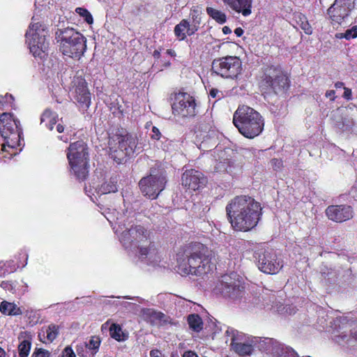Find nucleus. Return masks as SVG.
Instances as JSON below:
<instances>
[{
    "label": "nucleus",
    "mask_w": 357,
    "mask_h": 357,
    "mask_svg": "<svg viewBox=\"0 0 357 357\" xmlns=\"http://www.w3.org/2000/svg\"><path fill=\"white\" fill-rule=\"evenodd\" d=\"M176 263L181 275H205L215 267L211 252L206 245L199 241L181 246L176 253Z\"/></svg>",
    "instance_id": "f257e3e1"
},
{
    "label": "nucleus",
    "mask_w": 357,
    "mask_h": 357,
    "mask_svg": "<svg viewBox=\"0 0 357 357\" xmlns=\"http://www.w3.org/2000/svg\"><path fill=\"white\" fill-rule=\"evenodd\" d=\"M226 214L235 231L247 232L257 227L263 215V207L249 195L235 196L226 205Z\"/></svg>",
    "instance_id": "f03ea898"
},
{
    "label": "nucleus",
    "mask_w": 357,
    "mask_h": 357,
    "mask_svg": "<svg viewBox=\"0 0 357 357\" xmlns=\"http://www.w3.org/2000/svg\"><path fill=\"white\" fill-rule=\"evenodd\" d=\"M0 133L4 142L1 144L0 158H10L16 155L19 146H22V130L20 121L12 113L0 114Z\"/></svg>",
    "instance_id": "7ed1b4c3"
},
{
    "label": "nucleus",
    "mask_w": 357,
    "mask_h": 357,
    "mask_svg": "<svg viewBox=\"0 0 357 357\" xmlns=\"http://www.w3.org/2000/svg\"><path fill=\"white\" fill-rule=\"evenodd\" d=\"M258 80L261 91L266 93H287L290 87V78L280 66L267 65L262 67Z\"/></svg>",
    "instance_id": "20e7f679"
},
{
    "label": "nucleus",
    "mask_w": 357,
    "mask_h": 357,
    "mask_svg": "<svg viewBox=\"0 0 357 357\" xmlns=\"http://www.w3.org/2000/svg\"><path fill=\"white\" fill-rule=\"evenodd\" d=\"M233 123L246 138H255L262 132L264 119L258 111L248 105H239L233 115Z\"/></svg>",
    "instance_id": "39448f33"
},
{
    "label": "nucleus",
    "mask_w": 357,
    "mask_h": 357,
    "mask_svg": "<svg viewBox=\"0 0 357 357\" xmlns=\"http://www.w3.org/2000/svg\"><path fill=\"white\" fill-rule=\"evenodd\" d=\"M55 38L61 52L72 59H80L87 49L86 38L75 28H59L55 31Z\"/></svg>",
    "instance_id": "423d86ee"
},
{
    "label": "nucleus",
    "mask_w": 357,
    "mask_h": 357,
    "mask_svg": "<svg viewBox=\"0 0 357 357\" xmlns=\"http://www.w3.org/2000/svg\"><path fill=\"white\" fill-rule=\"evenodd\" d=\"M66 157L73 173L78 180H85L89 173V153L86 142L76 141L67 148Z\"/></svg>",
    "instance_id": "0eeeda50"
},
{
    "label": "nucleus",
    "mask_w": 357,
    "mask_h": 357,
    "mask_svg": "<svg viewBox=\"0 0 357 357\" xmlns=\"http://www.w3.org/2000/svg\"><path fill=\"white\" fill-rule=\"evenodd\" d=\"M34 20L35 18H32L25 37L31 53L35 57H43L50 45L47 39L48 30L44 22H35Z\"/></svg>",
    "instance_id": "6e6552de"
},
{
    "label": "nucleus",
    "mask_w": 357,
    "mask_h": 357,
    "mask_svg": "<svg viewBox=\"0 0 357 357\" xmlns=\"http://www.w3.org/2000/svg\"><path fill=\"white\" fill-rule=\"evenodd\" d=\"M138 139L136 136L125 132L115 134L109 141V150L114 160L122 162L127 157L135 154Z\"/></svg>",
    "instance_id": "1a4fd4ad"
},
{
    "label": "nucleus",
    "mask_w": 357,
    "mask_h": 357,
    "mask_svg": "<svg viewBox=\"0 0 357 357\" xmlns=\"http://www.w3.org/2000/svg\"><path fill=\"white\" fill-rule=\"evenodd\" d=\"M253 257L259 270L266 274H277L284 266L283 259H280L273 248H257Z\"/></svg>",
    "instance_id": "9d476101"
},
{
    "label": "nucleus",
    "mask_w": 357,
    "mask_h": 357,
    "mask_svg": "<svg viewBox=\"0 0 357 357\" xmlns=\"http://www.w3.org/2000/svg\"><path fill=\"white\" fill-rule=\"evenodd\" d=\"M243 70L241 59L236 56H226L214 59L211 63V72L224 79H236Z\"/></svg>",
    "instance_id": "9b49d317"
},
{
    "label": "nucleus",
    "mask_w": 357,
    "mask_h": 357,
    "mask_svg": "<svg viewBox=\"0 0 357 357\" xmlns=\"http://www.w3.org/2000/svg\"><path fill=\"white\" fill-rule=\"evenodd\" d=\"M167 177L163 170H152L139 181V188L144 196L155 199L166 187Z\"/></svg>",
    "instance_id": "f8f14e48"
},
{
    "label": "nucleus",
    "mask_w": 357,
    "mask_h": 357,
    "mask_svg": "<svg viewBox=\"0 0 357 357\" xmlns=\"http://www.w3.org/2000/svg\"><path fill=\"white\" fill-rule=\"evenodd\" d=\"M172 110L181 117L195 116L198 112L197 101L195 96L187 92L175 93Z\"/></svg>",
    "instance_id": "ddd939ff"
},
{
    "label": "nucleus",
    "mask_w": 357,
    "mask_h": 357,
    "mask_svg": "<svg viewBox=\"0 0 357 357\" xmlns=\"http://www.w3.org/2000/svg\"><path fill=\"white\" fill-rule=\"evenodd\" d=\"M72 94L81 107L85 109L89 107L91 104V93L83 77H75L73 80Z\"/></svg>",
    "instance_id": "4468645a"
},
{
    "label": "nucleus",
    "mask_w": 357,
    "mask_h": 357,
    "mask_svg": "<svg viewBox=\"0 0 357 357\" xmlns=\"http://www.w3.org/2000/svg\"><path fill=\"white\" fill-rule=\"evenodd\" d=\"M181 183L183 187L188 190H200L206 187L208 178L196 169H186L181 175Z\"/></svg>",
    "instance_id": "2eb2a0df"
},
{
    "label": "nucleus",
    "mask_w": 357,
    "mask_h": 357,
    "mask_svg": "<svg viewBox=\"0 0 357 357\" xmlns=\"http://www.w3.org/2000/svg\"><path fill=\"white\" fill-rule=\"evenodd\" d=\"M325 214L331 221L342 223L354 218V211L351 205L333 204L325 209Z\"/></svg>",
    "instance_id": "dca6fc26"
},
{
    "label": "nucleus",
    "mask_w": 357,
    "mask_h": 357,
    "mask_svg": "<svg viewBox=\"0 0 357 357\" xmlns=\"http://www.w3.org/2000/svg\"><path fill=\"white\" fill-rule=\"evenodd\" d=\"M122 238L124 241L133 245V243L147 241V240L150 239V233L144 226L135 225L123 231Z\"/></svg>",
    "instance_id": "f3484780"
},
{
    "label": "nucleus",
    "mask_w": 357,
    "mask_h": 357,
    "mask_svg": "<svg viewBox=\"0 0 357 357\" xmlns=\"http://www.w3.org/2000/svg\"><path fill=\"white\" fill-rule=\"evenodd\" d=\"M335 323L339 326L342 339H346L347 341H349L351 337L357 340V320L342 317L337 319Z\"/></svg>",
    "instance_id": "a211bd4d"
},
{
    "label": "nucleus",
    "mask_w": 357,
    "mask_h": 357,
    "mask_svg": "<svg viewBox=\"0 0 357 357\" xmlns=\"http://www.w3.org/2000/svg\"><path fill=\"white\" fill-rule=\"evenodd\" d=\"M229 10L241 13L244 17L250 15L252 12L253 0H222Z\"/></svg>",
    "instance_id": "6ab92c4d"
},
{
    "label": "nucleus",
    "mask_w": 357,
    "mask_h": 357,
    "mask_svg": "<svg viewBox=\"0 0 357 357\" xmlns=\"http://www.w3.org/2000/svg\"><path fill=\"white\" fill-rule=\"evenodd\" d=\"M327 13L332 24H341L346 19L345 10L342 4L337 3V0L328 8Z\"/></svg>",
    "instance_id": "aec40b11"
},
{
    "label": "nucleus",
    "mask_w": 357,
    "mask_h": 357,
    "mask_svg": "<svg viewBox=\"0 0 357 357\" xmlns=\"http://www.w3.org/2000/svg\"><path fill=\"white\" fill-rule=\"evenodd\" d=\"M175 37L178 40H185L188 36H192L191 31L192 28H190V22L188 20H182L177 24L174 29Z\"/></svg>",
    "instance_id": "412c9836"
},
{
    "label": "nucleus",
    "mask_w": 357,
    "mask_h": 357,
    "mask_svg": "<svg viewBox=\"0 0 357 357\" xmlns=\"http://www.w3.org/2000/svg\"><path fill=\"white\" fill-rule=\"evenodd\" d=\"M0 311L4 315H22L23 314L22 307L17 305L15 303L7 302V301H3L0 303Z\"/></svg>",
    "instance_id": "4be33fe9"
},
{
    "label": "nucleus",
    "mask_w": 357,
    "mask_h": 357,
    "mask_svg": "<svg viewBox=\"0 0 357 357\" xmlns=\"http://www.w3.org/2000/svg\"><path fill=\"white\" fill-rule=\"evenodd\" d=\"M202 10L198 7H192L190 9V16L192 19V23L190 22V28H192L191 35H194L195 32L198 31L200 24L202 23Z\"/></svg>",
    "instance_id": "5701e85b"
},
{
    "label": "nucleus",
    "mask_w": 357,
    "mask_h": 357,
    "mask_svg": "<svg viewBox=\"0 0 357 357\" xmlns=\"http://www.w3.org/2000/svg\"><path fill=\"white\" fill-rule=\"evenodd\" d=\"M189 328L194 332H200L204 328L203 319L197 313H192L187 317Z\"/></svg>",
    "instance_id": "b1692460"
},
{
    "label": "nucleus",
    "mask_w": 357,
    "mask_h": 357,
    "mask_svg": "<svg viewBox=\"0 0 357 357\" xmlns=\"http://www.w3.org/2000/svg\"><path fill=\"white\" fill-rule=\"evenodd\" d=\"M109 331L111 337L116 341H124L128 337V335L123 333V328L120 324H112Z\"/></svg>",
    "instance_id": "393cba45"
},
{
    "label": "nucleus",
    "mask_w": 357,
    "mask_h": 357,
    "mask_svg": "<svg viewBox=\"0 0 357 357\" xmlns=\"http://www.w3.org/2000/svg\"><path fill=\"white\" fill-rule=\"evenodd\" d=\"M295 20L297 24L300 26L307 35H311V33H312V27L310 24L307 17L305 16L303 13H296V15H295Z\"/></svg>",
    "instance_id": "a878e982"
},
{
    "label": "nucleus",
    "mask_w": 357,
    "mask_h": 357,
    "mask_svg": "<svg viewBox=\"0 0 357 357\" xmlns=\"http://www.w3.org/2000/svg\"><path fill=\"white\" fill-rule=\"evenodd\" d=\"M206 13H208V16L212 17L213 20L220 24H222V23L227 21L226 13L221 11V10L215 9V8L213 7H206Z\"/></svg>",
    "instance_id": "bb28decb"
},
{
    "label": "nucleus",
    "mask_w": 357,
    "mask_h": 357,
    "mask_svg": "<svg viewBox=\"0 0 357 357\" xmlns=\"http://www.w3.org/2000/svg\"><path fill=\"white\" fill-rule=\"evenodd\" d=\"M234 351L240 356L251 355L254 350L252 344L247 342H236L233 345Z\"/></svg>",
    "instance_id": "cd10ccee"
},
{
    "label": "nucleus",
    "mask_w": 357,
    "mask_h": 357,
    "mask_svg": "<svg viewBox=\"0 0 357 357\" xmlns=\"http://www.w3.org/2000/svg\"><path fill=\"white\" fill-rule=\"evenodd\" d=\"M31 349V338L23 339L18 345V353L20 357H28Z\"/></svg>",
    "instance_id": "c85d7f7f"
},
{
    "label": "nucleus",
    "mask_w": 357,
    "mask_h": 357,
    "mask_svg": "<svg viewBox=\"0 0 357 357\" xmlns=\"http://www.w3.org/2000/svg\"><path fill=\"white\" fill-rule=\"evenodd\" d=\"M60 327L57 324H52L46 327L45 342H52L59 334Z\"/></svg>",
    "instance_id": "c756f323"
},
{
    "label": "nucleus",
    "mask_w": 357,
    "mask_h": 357,
    "mask_svg": "<svg viewBox=\"0 0 357 357\" xmlns=\"http://www.w3.org/2000/svg\"><path fill=\"white\" fill-rule=\"evenodd\" d=\"M100 190L102 193L115 192L118 190L117 181L114 179H109L108 181H105L102 183L100 187Z\"/></svg>",
    "instance_id": "7c9ffc66"
},
{
    "label": "nucleus",
    "mask_w": 357,
    "mask_h": 357,
    "mask_svg": "<svg viewBox=\"0 0 357 357\" xmlns=\"http://www.w3.org/2000/svg\"><path fill=\"white\" fill-rule=\"evenodd\" d=\"M280 351H277L276 352L279 354L280 357H299L297 351L291 347H284L283 344H279Z\"/></svg>",
    "instance_id": "2f4dec72"
},
{
    "label": "nucleus",
    "mask_w": 357,
    "mask_h": 357,
    "mask_svg": "<svg viewBox=\"0 0 357 357\" xmlns=\"http://www.w3.org/2000/svg\"><path fill=\"white\" fill-rule=\"evenodd\" d=\"M337 3L341 4L345 10L344 15L346 17L350 15L351 10L355 6V0H337Z\"/></svg>",
    "instance_id": "473e14b6"
},
{
    "label": "nucleus",
    "mask_w": 357,
    "mask_h": 357,
    "mask_svg": "<svg viewBox=\"0 0 357 357\" xmlns=\"http://www.w3.org/2000/svg\"><path fill=\"white\" fill-rule=\"evenodd\" d=\"M338 38H345L349 40V39L356 38L357 37V26H353V27L347 29L344 33H340L337 35Z\"/></svg>",
    "instance_id": "72a5a7b5"
},
{
    "label": "nucleus",
    "mask_w": 357,
    "mask_h": 357,
    "mask_svg": "<svg viewBox=\"0 0 357 357\" xmlns=\"http://www.w3.org/2000/svg\"><path fill=\"white\" fill-rule=\"evenodd\" d=\"M75 11L78 13L81 17H83L84 20H85L87 23H93V17L91 14L90 11L86 8L78 7L76 8Z\"/></svg>",
    "instance_id": "f704fd0d"
},
{
    "label": "nucleus",
    "mask_w": 357,
    "mask_h": 357,
    "mask_svg": "<svg viewBox=\"0 0 357 357\" xmlns=\"http://www.w3.org/2000/svg\"><path fill=\"white\" fill-rule=\"evenodd\" d=\"M101 344V340L98 336H93L89 340V342H86L85 347L86 348L91 349L93 351L96 352L98 350L100 345Z\"/></svg>",
    "instance_id": "c9c22d12"
},
{
    "label": "nucleus",
    "mask_w": 357,
    "mask_h": 357,
    "mask_svg": "<svg viewBox=\"0 0 357 357\" xmlns=\"http://www.w3.org/2000/svg\"><path fill=\"white\" fill-rule=\"evenodd\" d=\"M1 287L5 290L10 291V292H12L13 294H14V292H16L17 284L15 281H1Z\"/></svg>",
    "instance_id": "e433bc0d"
},
{
    "label": "nucleus",
    "mask_w": 357,
    "mask_h": 357,
    "mask_svg": "<svg viewBox=\"0 0 357 357\" xmlns=\"http://www.w3.org/2000/svg\"><path fill=\"white\" fill-rule=\"evenodd\" d=\"M52 115V110L50 109H46L40 116V122L45 123V126L48 128V124L50 123L51 117Z\"/></svg>",
    "instance_id": "4c0bfd02"
},
{
    "label": "nucleus",
    "mask_w": 357,
    "mask_h": 357,
    "mask_svg": "<svg viewBox=\"0 0 357 357\" xmlns=\"http://www.w3.org/2000/svg\"><path fill=\"white\" fill-rule=\"evenodd\" d=\"M31 357H50V351L44 348H36Z\"/></svg>",
    "instance_id": "58836bf2"
},
{
    "label": "nucleus",
    "mask_w": 357,
    "mask_h": 357,
    "mask_svg": "<svg viewBox=\"0 0 357 357\" xmlns=\"http://www.w3.org/2000/svg\"><path fill=\"white\" fill-rule=\"evenodd\" d=\"M59 357H77L71 346H66L62 351Z\"/></svg>",
    "instance_id": "ea45409f"
},
{
    "label": "nucleus",
    "mask_w": 357,
    "mask_h": 357,
    "mask_svg": "<svg viewBox=\"0 0 357 357\" xmlns=\"http://www.w3.org/2000/svg\"><path fill=\"white\" fill-rule=\"evenodd\" d=\"M271 163L272 165L273 168L275 169V171H279V169H281L284 165L282 160V159H276V158L271 160Z\"/></svg>",
    "instance_id": "a19ab883"
},
{
    "label": "nucleus",
    "mask_w": 357,
    "mask_h": 357,
    "mask_svg": "<svg viewBox=\"0 0 357 357\" xmlns=\"http://www.w3.org/2000/svg\"><path fill=\"white\" fill-rule=\"evenodd\" d=\"M151 132V138L154 139L155 140H159V139L161 138V132L158 127H155V126H153Z\"/></svg>",
    "instance_id": "79ce46f5"
},
{
    "label": "nucleus",
    "mask_w": 357,
    "mask_h": 357,
    "mask_svg": "<svg viewBox=\"0 0 357 357\" xmlns=\"http://www.w3.org/2000/svg\"><path fill=\"white\" fill-rule=\"evenodd\" d=\"M155 244L152 243V241H150L149 247L148 248H139V252L142 256H147L148 254L150 252V250L151 248H153Z\"/></svg>",
    "instance_id": "37998d69"
},
{
    "label": "nucleus",
    "mask_w": 357,
    "mask_h": 357,
    "mask_svg": "<svg viewBox=\"0 0 357 357\" xmlns=\"http://www.w3.org/2000/svg\"><path fill=\"white\" fill-rule=\"evenodd\" d=\"M57 118H58V114H56V112H54V111H52V117L50 118V123L49 125H47L48 129L53 130L55 124L57 122Z\"/></svg>",
    "instance_id": "c03bdc74"
},
{
    "label": "nucleus",
    "mask_w": 357,
    "mask_h": 357,
    "mask_svg": "<svg viewBox=\"0 0 357 357\" xmlns=\"http://www.w3.org/2000/svg\"><path fill=\"white\" fill-rule=\"evenodd\" d=\"M344 89V91L343 93V97L347 99V100H350V99L352 98V91L351 89H349V87H343Z\"/></svg>",
    "instance_id": "a18cd8bd"
},
{
    "label": "nucleus",
    "mask_w": 357,
    "mask_h": 357,
    "mask_svg": "<svg viewBox=\"0 0 357 357\" xmlns=\"http://www.w3.org/2000/svg\"><path fill=\"white\" fill-rule=\"evenodd\" d=\"M325 96L326 97H328L331 100H335L336 99L335 92L334 89H328V91H326L325 93Z\"/></svg>",
    "instance_id": "49530a36"
},
{
    "label": "nucleus",
    "mask_w": 357,
    "mask_h": 357,
    "mask_svg": "<svg viewBox=\"0 0 357 357\" xmlns=\"http://www.w3.org/2000/svg\"><path fill=\"white\" fill-rule=\"evenodd\" d=\"M182 357H199L196 351H184Z\"/></svg>",
    "instance_id": "de8ad7c7"
},
{
    "label": "nucleus",
    "mask_w": 357,
    "mask_h": 357,
    "mask_svg": "<svg viewBox=\"0 0 357 357\" xmlns=\"http://www.w3.org/2000/svg\"><path fill=\"white\" fill-rule=\"evenodd\" d=\"M161 51H162V47H160L158 50H154V51L153 52V56L155 59H160Z\"/></svg>",
    "instance_id": "09e8293b"
},
{
    "label": "nucleus",
    "mask_w": 357,
    "mask_h": 357,
    "mask_svg": "<svg viewBox=\"0 0 357 357\" xmlns=\"http://www.w3.org/2000/svg\"><path fill=\"white\" fill-rule=\"evenodd\" d=\"M149 354L151 357H162L159 349H152Z\"/></svg>",
    "instance_id": "8fccbe9b"
},
{
    "label": "nucleus",
    "mask_w": 357,
    "mask_h": 357,
    "mask_svg": "<svg viewBox=\"0 0 357 357\" xmlns=\"http://www.w3.org/2000/svg\"><path fill=\"white\" fill-rule=\"evenodd\" d=\"M153 317H155V319H162L165 314L162 313V312H154L152 314Z\"/></svg>",
    "instance_id": "3c124183"
},
{
    "label": "nucleus",
    "mask_w": 357,
    "mask_h": 357,
    "mask_svg": "<svg viewBox=\"0 0 357 357\" xmlns=\"http://www.w3.org/2000/svg\"><path fill=\"white\" fill-rule=\"evenodd\" d=\"M220 93L219 89H212L209 91V95H211L213 98H215L217 97L218 94Z\"/></svg>",
    "instance_id": "603ef678"
},
{
    "label": "nucleus",
    "mask_w": 357,
    "mask_h": 357,
    "mask_svg": "<svg viewBox=\"0 0 357 357\" xmlns=\"http://www.w3.org/2000/svg\"><path fill=\"white\" fill-rule=\"evenodd\" d=\"M7 98H10V99H13V95H6L5 96H0V103L1 104H4V102H7L6 101V99Z\"/></svg>",
    "instance_id": "864d4df0"
},
{
    "label": "nucleus",
    "mask_w": 357,
    "mask_h": 357,
    "mask_svg": "<svg viewBox=\"0 0 357 357\" xmlns=\"http://www.w3.org/2000/svg\"><path fill=\"white\" fill-rule=\"evenodd\" d=\"M234 33L238 37H241V36L243 35L244 31L241 27H237L234 29Z\"/></svg>",
    "instance_id": "5fc2aeb1"
},
{
    "label": "nucleus",
    "mask_w": 357,
    "mask_h": 357,
    "mask_svg": "<svg viewBox=\"0 0 357 357\" xmlns=\"http://www.w3.org/2000/svg\"><path fill=\"white\" fill-rule=\"evenodd\" d=\"M166 53L169 55V56L175 57L177 55V53L176 52L175 50L173 49H167L166 50Z\"/></svg>",
    "instance_id": "6e6d98bb"
},
{
    "label": "nucleus",
    "mask_w": 357,
    "mask_h": 357,
    "mask_svg": "<svg viewBox=\"0 0 357 357\" xmlns=\"http://www.w3.org/2000/svg\"><path fill=\"white\" fill-rule=\"evenodd\" d=\"M56 128L58 132H63L65 130L64 126L61 125V123H58Z\"/></svg>",
    "instance_id": "4d7b16f0"
},
{
    "label": "nucleus",
    "mask_w": 357,
    "mask_h": 357,
    "mask_svg": "<svg viewBox=\"0 0 357 357\" xmlns=\"http://www.w3.org/2000/svg\"><path fill=\"white\" fill-rule=\"evenodd\" d=\"M225 282L227 284L226 286L229 289V291L231 290V289L232 290H235V289L237 287V284H236L235 282H234V284H228L227 281H225Z\"/></svg>",
    "instance_id": "13d9d810"
},
{
    "label": "nucleus",
    "mask_w": 357,
    "mask_h": 357,
    "mask_svg": "<svg viewBox=\"0 0 357 357\" xmlns=\"http://www.w3.org/2000/svg\"><path fill=\"white\" fill-rule=\"evenodd\" d=\"M222 31L224 33H225V35H227V33H231V29L230 27H229V26H224L222 28Z\"/></svg>",
    "instance_id": "bf43d9fd"
},
{
    "label": "nucleus",
    "mask_w": 357,
    "mask_h": 357,
    "mask_svg": "<svg viewBox=\"0 0 357 357\" xmlns=\"http://www.w3.org/2000/svg\"><path fill=\"white\" fill-rule=\"evenodd\" d=\"M84 347L83 346H77V348H76V351L78 354V355L79 356H84V354H82V350H83Z\"/></svg>",
    "instance_id": "052dcab7"
},
{
    "label": "nucleus",
    "mask_w": 357,
    "mask_h": 357,
    "mask_svg": "<svg viewBox=\"0 0 357 357\" xmlns=\"http://www.w3.org/2000/svg\"><path fill=\"white\" fill-rule=\"evenodd\" d=\"M344 83H343V82H336L335 83V88H342V87H344Z\"/></svg>",
    "instance_id": "680f3d73"
},
{
    "label": "nucleus",
    "mask_w": 357,
    "mask_h": 357,
    "mask_svg": "<svg viewBox=\"0 0 357 357\" xmlns=\"http://www.w3.org/2000/svg\"><path fill=\"white\" fill-rule=\"evenodd\" d=\"M7 353L3 348L0 347V357H6Z\"/></svg>",
    "instance_id": "e2e57ef3"
},
{
    "label": "nucleus",
    "mask_w": 357,
    "mask_h": 357,
    "mask_svg": "<svg viewBox=\"0 0 357 357\" xmlns=\"http://www.w3.org/2000/svg\"><path fill=\"white\" fill-rule=\"evenodd\" d=\"M163 66H165V68H168V66H172V62H170V61L165 62Z\"/></svg>",
    "instance_id": "0e129e2a"
},
{
    "label": "nucleus",
    "mask_w": 357,
    "mask_h": 357,
    "mask_svg": "<svg viewBox=\"0 0 357 357\" xmlns=\"http://www.w3.org/2000/svg\"><path fill=\"white\" fill-rule=\"evenodd\" d=\"M357 191V187H352L351 188V192H356Z\"/></svg>",
    "instance_id": "69168bd1"
},
{
    "label": "nucleus",
    "mask_w": 357,
    "mask_h": 357,
    "mask_svg": "<svg viewBox=\"0 0 357 357\" xmlns=\"http://www.w3.org/2000/svg\"><path fill=\"white\" fill-rule=\"evenodd\" d=\"M2 266H0V275H3V274H5V271H1Z\"/></svg>",
    "instance_id": "338daca9"
},
{
    "label": "nucleus",
    "mask_w": 357,
    "mask_h": 357,
    "mask_svg": "<svg viewBox=\"0 0 357 357\" xmlns=\"http://www.w3.org/2000/svg\"><path fill=\"white\" fill-rule=\"evenodd\" d=\"M119 112H120V113H121V114H123V110H121V107H119Z\"/></svg>",
    "instance_id": "774afa93"
}]
</instances>
